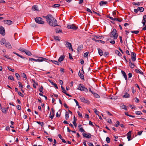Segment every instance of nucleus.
<instances>
[{"instance_id":"f257e3e1","label":"nucleus","mask_w":146,"mask_h":146,"mask_svg":"<svg viewBox=\"0 0 146 146\" xmlns=\"http://www.w3.org/2000/svg\"><path fill=\"white\" fill-rule=\"evenodd\" d=\"M43 17L46 19L47 22L50 26L52 27L59 26L57 25V21L52 15L48 14L47 16H43Z\"/></svg>"},{"instance_id":"f03ea898","label":"nucleus","mask_w":146,"mask_h":146,"mask_svg":"<svg viewBox=\"0 0 146 146\" xmlns=\"http://www.w3.org/2000/svg\"><path fill=\"white\" fill-rule=\"evenodd\" d=\"M110 34V37H113L114 39H116L118 36V34L117 33L116 30L114 29Z\"/></svg>"},{"instance_id":"7ed1b4c3","label":"nucleus","mask_w":146,"mask_h":146,"mask_svg":"<svg viewBox=\"0 0 146 146\" xmlns=\"http://www.w3.org/2000/svg\"><path fill=\"white\" fill-rule=\"evenodd\" d=\"M78 89L81 91H84L86 92H87L88 91V90L87 88L82 84H79L78 86Z\"/></svg>"},{"instance_id":"20e7f679","label":"nucleus","mask_w":146,"mask_h":146,"mask_svg":"<svg viewBox=\"0 0 146 146\" xmlns=\"http://www.w3.org/2000/svg\"><path fill=\"white\" fill-rule=\"evenodd\" d=\"M36 22L39 24H43L44 22L42 20V19L41 17H37L35 19Z\"/></svg>"},{"instance_id":"39448f33","label":"nucleus","mask_w":146,"mask_h":146,"mask_svg":"<svg viewBox=\"0 0 146 146\" xmlns=\"http://www.w3.org/2000/svg\"><path fill=\"white\" fill-rule=\"evenodd\" d=\"M146 15H144L143 17V19L142 22V23L143 24V26H145V27L142 28V30L144 31L146 30V25H145L146 23Z\"/></svg>"},{"instance_id":"423d86ee","label":"nucleus","mask_w":146,"mask_h":146,"mask_svg":"<svg viewBox=\"0 0 146 146\" xmlns=\"http://www.w3.org/2000/svg\"><path fill=\"white\" fill-rule=\"evenodd\" d=\"M37 58H39L38 59H35V61L39 62L43 61L48 62V60L46 58L40 57H37Z\"/></svg>"},{"instance_id":"0eeeda50","label":"nucleus","mask_w":146,"mask_h":146,"mask_svg":"<svg viewBox=\"0 0 146 146\" xmlns=\"http://www.w3.org/2000/svg\"><path fill=\"white\" fill-rule=\"evenodd\" d=\"M131 58L132 60V62H135L136 59V55L135 53L131 52Z\"/></svg>"},{"instance_id":"6e6552de","label":"nucleus","mask_w":146,"mask_h":146,"mask_svg":"<svg viewBox=\"0 0 146 146\" xmlns=\"http://www.w3.org/2000/svg\"><path fill=\"white\" fill-rule=\"evenodd\" d=\"M67 27L68 29H73L74 30L77 29L78 28V27L74 26V24L71 25H67Z\"/></svg>"},{"instance_id":"1a4fd4ad","label":"nucleus","mask_w":146,"mask_h":146,"mask_svg":"<svg viewBox=\"0 0 146 146\" xmlns=\"http://www.w3.org/2000/svg\"><path fill=\"white\" fill-rule=\"evenodd\" d=\"M82 135L84 137L90 139L91 137V135L89 133H83Z\"/></svg>"},{"instance_id":"9d476101","label":"nucleus","mask_w":146,"mask_h":146,"mask_svg":"<svg viewBox=\"0 0 146 146\" xmlns=\"http://www.w3.org/2000/svg\"><path fill=\"white\" fill-rule=\"evenodd\" d=\"M0 34L2 35H4L5 34V29L1 26H0Z\"/></svg>"},{"instance_id":"9b49d317","label":"nucleus","mask_w":146,"mask_h":146,"mask_svg":"<svg viewBox=\"0 0 146 146\" xmlns=\"http://www.w3.org/2000/svg\"><path fill=\"white\" fill-rule=\"evenodd\" d=\"M51 110L52 111V113L50 112V117H49L51 118V119H52L54 116V110L53 108H51Z\"/></svg>"},{"instance_id":"f8f14e48","label":"nucleus","mask_w":146,"mask_h":146,"mask_svg":"<svg viewBox=\"0 0 146 146\" xmlns=\"http://www.w3.org/2000/svg\"><path fill=\"white\" fill-rule=\"evenodd\" d=\"M5 46L9 49H11L12 48L11 44L8 42H7Z\"/></svg>"},{"instance_id":"ddd939ff","label":"nucleus","mask_w":146,"mask_h":146,"mask_svg":"<svg viewBox=\"0 0 146 146\" xmlns=\"http://www.w3.org/2000/svg\"><path fill=\"white\" fill-rule=\"evenodd\" d=\"M130 95L127 93V92H125L123 96V98H128L130 97Z\"/></svg>"},{"instance_id":"4468645a","label":"nucleus","mask_w":146,"mask_h":146,"mask_svg":"<svg viewBox=\"0 0 146 146\" xmlns=\"http://www.w3.org/2000/svg\"><path fill=\"white\" fill-rule=\"evenodd\" d=\"M65 58V56L64 55H62L58 59V61L59 62H61Z\"/></svg>"},{"instance_id":"2eb2a0df","label":"nucleus","mask_w":146,"mask_h":146,"mask_svg":"<svg viewBox=\"0 0 146 146\" xmlns=\"http://www.w3.org/2000/svg\"><path fill=\"white\" fill-rule=\"evenodd\" d=\"M65 44L66 45V46L69 49H70V48H71L72 46L70 42H66Z\"/></svg>"},{"instance_id":"dca6fc26","label":"nucleus","mask_w":146,"mask_h":146,"mask_svg":"<svg viewBox=\"0 0 146 146\" xmlns=\"http://www.w3.org/2000/svg\"><path fill=\"white\" fill-rule=\"evenodd\" d=\"M1 44V45H5L6 44L7 42H6L5 39L4 38H2L0 41Z\"/></svg>"},{"instance_id":"f3484780","label":"nucleus","mask_w":146,"mask_h":146,"mask_svg":"<svg viewBox=\"0 0 146 146\" xmlns=\"http://www.w3.org/2000/svg\"><path fill=\"white\" fill-rule=\"evenodd\" d=\"M4 23L8 25H10L12 24V21L9 20H7L4 21Z\"/></svg>"},{"instance_id":"a211bd4d","label":"nucleus","mask_w":146,"mask_h":146,"mask_svg":"<svg viewBox=\"0 0 146 146\" xmlns=\"http://www.w3.org/2000/svg\"><path fill=\"white\" fill-rule=\"evenodd\" d=\"M121 73L123 76L125 80H127V76L125 72L123 70L121 71Z\"/></svg>"},{"instance_id":"6ab92c4d","label":"nucleus","mask_w":146,"mask_h":146,"mask_svg":"<svg viewBox=\"0 0 146 146\" xmlns=\"http://www.w3.org/2000/svg\"><path fill=\"white\" fill-rule=\"evenodd\" d=\"M107 3V2L106 1H101L100 2L99 4L100 6H102L103 5H106Z\"/></svg>"},{"instance_id":"aec40b11","label":"nucleus","mask_w":146,"mask_h":146,"mask_svg":"<svg viewBox=\"0 0 146 146\" xmlns=\"http://www.w3.org/2000/svg\"><path fill=\"white\" fill-rule=\"evenodd\" d=\"M78 75L83 80H84V77L83 74L81 73L80 72V71H79L78 72Z\"/></svg>"},{"instance_id":"412c9836","label":"nucleus","mask_w":146,"mask_h":146,"mask_svg":"<svg viewBox=\"0 0 146 146\" xmlns=\"http://www.w3.org/2000/svg\"><path fill=\"white\" fill-rule=\"evenodd\" d=\"M99 54L101 56H102L103 54V52L102 50L100 48H98V49Z\"/></svg>"},{"instance_id":"4be33fe9","label":"nucleus","mask_w":146,"mask_h":146,"mask_svg":"<svg viewBox=\"0 0 146 146\" xmlns=\"http://www.w3.org/2000/svg\"><path fill=\"white\" fill-rule=\"evenodd\" d=\"M83 48V45H81L79 46H78V47L77 48V50L78 52L79 53L80 52V51L82 50Z\"/></svg>"},{"instance_id":"5701e85b","label":"nucleus","mask_w":146,"mask_h":146,"mask_svg":"<svg viewBox=\"0 0 146 146\" xmlns=\"http://www.w3.org/2000/svg\"><path fill=\"white\" fill-rule=\"evenodd\" d=\"M25 54L28 56H30L32 55L31 52L28 50H26V51H25Z\"/></svg>"},{"instance_id":"b1692460","label":"nucleus","mask_w":146,"mask_h":146,"mask_svg":"<svg viewBox=\"0 0 146 146\" xmlns=\"http://www.w3.org/2000/svg\"><path fill=\"white\" fill-rule=\"evenodd\" d=\"M115 52L116 54H117L119 56H121V54L118 50H115Z\"/></svg>"},{"instance_id":"393cba45","label":"nucleus","mask_w":146,"mask_h":146,"mask_svg":"<svg viewBox=\"0 0 146 146\" xmlns=\"http://www.w3.org/2000/svg\"><path fill=\"white\" fill-rule=\"evenodd\" d=\"M129 65L130 67L132 69L133 68H134V67L135 66V65L132 62L129 64Z\"/></svg>"},{"instance_id":"a878e982","label":"nucleus","mask_w":146,"mask_h":146,"mask_svg":"<svg viewBox=\"0 0 146 146\" xmlns=\"http://www.w3.org/2000/svg\"><path fill=\"white\" fill-rule=\"evenodd\" d=\"M94 40L96 42H101V43H102L103 44H104L105 43L104 41H102V40H101L94 39Z\"/></svg>"},{"instance_id":"bb28decb","label":"nucleus","mask_w":146,"mask_h":146,"mask_svg":"<svg viewBox=\"0 0 146 146\" xmlns=\"http://www.w3.org/2000/svg\"><path fill=\"white\" fill-rule=\"evenodd\" d=\"M135 72L137 73H139L143 75V72L140 70H139L138 69H135Z\"/></svg>"},{"instance_id":"cd10ccee","label":"nucleus","mask_w":146,"mask_h":146,"mask_svg":"<svg viewBox=\"0 0 146 146\" xmlns=\"http://www.w3.org/2000/svg\"><path fill=\"white\" fill-rule=\"evenodd\" d=\"M43 88L42 86H41L40 88H39V91L43 93L44 92L43 91Z\"/></svg>"},{"instance_id":"c85d7f7f","label":"nucleus","mask_w":146,"mask_h":146,"mask_svg":"<svg viewBox=\"0 0 146 146\" xmlns=\"http://www.w3.org/2000/svg\"><path fill=\"white\" fill-rule=\"evenodd\" d=\"M69 118V113H68L66 111L65 114V119L66 120H68Z\"/></svg>"},{"instance_id":"c756f323","label":"nucleus","mask_w":146,"mask_h":146,"mask_svg":"<svg viewBox=\"0 0 146 146\" xmlns=\"http://www.w3.org/2000/svg\"><path fill=\"white\" fill-rule=\"evenodd\" d=\"M94 94V96L96 98H100V96L98 95V94H96V93H94V92H93V93L92 94Z\"/></svg>"},{"instance_id":"7c9ffc66","label":"nucleus","mask_w":146,"mask_h":146,"mask_svg":"<svg viewBox=\"0 0 146 146\" xmlns=\"http://www.w3.org/2000/svg\"><path fill=\"white\" fill-rule=\"evenodd\" d=\"M121 108L122 109L125 110H127V108L126 107V106L125 105H124L121 104V106H120Z\"/></svg>"},{"instance_id":"2f4dec72","label":"nucleus","mask_w":146,"mask_h":146,"mask_svg":"<svg viewBox=\"0 0 146 146\" xmlns=\"http://www.w3.org/2000/svg\"><path fill=\"white\" fill-rule=\"evenodd\" d=\"M51 61H52L53 63L54 64H57L58 65H59V64L58 63V62L57 61L55 60H50Z\"/></svg>"},{"instance_id":"473e14b6","label":"nucleus","mask_w":146,"mask_h":146,"mask_svg":"<svg viewBox=\"0 0 146 146\" xmlns=\"http://www.w3.org/2000/svg\"><path fill=\"white\" fill-rule=\"evenodd\" d=\"M8 78L9 80H13V81L14 80V79L13 77L12 76H9L8 77Z\"/></svg>"},{"instance_id":"72a5a7b5","label":"nucleus","mask_w":146,"mask_h":146,"mask_svg":"<svg viewBox=\"0 0 146 146\" xmlns=\"http://www.w3.org/2000/svg\"><path fill=\"white\" fill-rule=\"evenodd\" d=\"M19 50L21 51H22V52H25V51H26V49H24L23 48H21V47L20 48H19Z\"/></svg>"},{"instance_id":"f704fd0d","label":"nucleus","mask_w":146,"mask_h":146,"mask_svg":"<svg viewBox=\"0 0 146 146\" xmlns=\"http://www.w3.org/2000/svg\"><path fill=\"white\" fill-rule=\"evenodd\" d=\"M56 33H62L61 30H59L58 29H56Z\"/></svg>"},{"instance_id":"c9c22d12","label":"nucleus","mask_w":146,"mask_h":146,"mask_svg":"<svg viewBox=\"0 0 146 146\" xmlns=\"http://www.w3.org/2000/svg\"><path fill=\"white\" fill-rule=\"evenodd\" d=\"M18 83L19 85V87H21V89H22L23 87V85L21 84V82H18Z\"/></svg>"},{"instance_id":"e433bc0d","label":"nucleus","mask_w":146,"mask_h":146,"mask_svg":"<svg viewBox=\"0 0 146 146\" xmlns=\"http://www.w3.org/2000/svg\"><path fill=\"white\" fill-rule=\"evenodd\" d=\"M15 75L17 79L18 80H19V79L20 78V77L19 74L18 73H16Z\"/></svg>"},{"instance_id":"4c0bfd02","label":"nucleus","mask_w":146,"mask_h":146,"mask_svg":"<svg viewBox=\"0 0 146 146\" xmlns=\"http://www.w3.org/2000/svg\"><path fill=\"white\" fill-rule=\"evenodd\" d=\"M79 131L82 132H84H84H86L85 131L82 127L79 128Z\"/></svg>"},{"instance_id":"58836bf2","label":"nucleus","mask_w":146,"mask_h":146,"mask_svg":"<svg viewBox=\"0 0 146 146\" xmlns=\"http://www.w3.org/2000/svg\"><path fill=\"white\" fill-rule=\"evenodd\" d=\"M7 110L5 108H4L3 109H2V112L4 113H7Z\"/></svg>"},{"instance_id":"ea45409f","label":"nucleus","mask_w":146,"mask_h":146,"mask_svg":"<svg viewBox=\"0 0 146 146\" xmlns=\"http://www.w3.org/2000/svg\"><path fill=\"white\" fill-rule=\"evenodd\" d=\"M122 20V19H119L118 18H114V21H116L119 22H121Z\"/></svg>"},{"instance_id":"a19ab883","label":"nucleus","mask_w":146,"mask_h":146,"mask_svg":"<svg viewBox=\"0 0 146 146\" xmlns=\"http://www.w3.org/2000/svg\"><path fill=\"white\" fill-rule=\"evenodd\" d=\"M94 112L96 115H98L99 114V112L96 109L94 108Z\"/></svg>"},{"instance_id":"79ce46f5","label":"nucleus","mask_w":146,"mask_h":146,"mask_svg":"<svg viewBox=\"0 0 146 146\" xmlns=\"http://www.w3.org/2000/svg\"><path fill=\"white\" fill-rule=\"evenodd\" d=\"M80 98L82 102H83L85 100V98L83 97L80 96Z\"/></svg>"},{"instance_id":"37998d69","label":"nucleus","mask_w":146,"mask_h":146,"mask_svg":"<svg viewBox=\"0 0 146 146\" xmlns=\"http://www.w3.org/2000/svg\"><path fill=\"white\" fill-rule=\"evenodd\" d=\"M132 89V92L133 94H134L136 92V90L133 87H132L131 88Z\"/></svg>"},{"instance_id":"c03bdc74","label":"nucleus","mask_w":146,"mask_h":146,"mask_svg":"<svg viewBox=\"0 0 146 146\" xmlns=\"http://www.w3.org/2000/svg\"><path fill=\"white\" fill-rule=\"evenodd\" d=\"M33 8L34 9L35 11H38V7L36 5H34L33 7Z\"/></svg>"},{"instance_id":"a18cd8bd","label":"nucleus","mask_w":146,"mask_h":146,"mask_svg":"<svg viewBox=\"0 0 146 146\" xmlns=\"http://www.w3.org/2000/svg\"><path fill=\"white\" fill-rule=\"evenodd\" d=\"M89 52H86L84 54V57H88V54H89Z\"/></svg>"},{"instance_id":"49530a36","label":"nucleus","mask_w":146,"mask_h":146,"mask_svg":"<svg viewBox=\"0 0 146 146\" xmlns=\"http://www.w3.org/2000/svg\"><path fill=\"white\" fill-rule=\"evenodd\" d=\"M60 5L59 4H55L52 7L54 8H56L60 6Z\"/></svg>"},{"instance_id":"de8ad7c7","label":"nucleus","mask_w":146,"mask_h":146,"mask_svg":"<svg viewBox=\"0 0 146 146\" xmlns=\"http://www.w3.org/2000/svg\"><path fill=\"white\" fill-rule=\"evenodd\" d=\"M106 141H107V143H109L110 141V139L109 138V137H107L106 139Z\"/></svg>"},{"instance_id":"09e8293b","label":"nucleus","mask_w":146,"mask_h":146,"mask_svg":"<svg viewBox=\"0 0 146 146\" xmlns=\"http://www.w3.org/2000/svg\"><path fill=\"white\" fill-rule=\"evenodd\" d=\"M61 88H62V90L63 91L62 92L63 93L65 94V93H66V92L65 89L62 86H61Z\"/></svg>"},{"instance_id":"8fccbe9b","label":"nucleus","mask_w":146,"mask_h":146,"mask_svg":"<svg viewBox=\"0 0 146 146\" xmlns=\"http://www.w3.org/2000/svg\"><path fill=\"white\" fill-rule=\"evenodd\" d=\"M116 122L117 123L115 124V126L116 127H117L118 126H119V125L120 123H119V121H116Z\"/></svg>"},{"instance_id":"3c124183","label":"nucleus","mask_w":146,"mask_h":146,"mask_svg":"<svg viewBox=\"0 0 146 146\" xmlns=\"http://www.w3.org/2000/svg\"><path fill=\"white\" fill-rule=\"evenodd\" d=\"M144 10V8H143L142 7H140V8H139V11L141 12H143Z\"/></svg>"},{"instance_id":"603ef678","label":"nucleus","mask_w":146,"mask_h":146,"mask_svg":"<svg viewBox=\"0 0 146 146\" xmlns=\"http://www.w3.org/2000/svg\"><path fill=\"white\" fill-rule=\"evenodd\" d=\"M131 32L133 33H134L135 34H137L139 33V31H131Z\"/></svg>"},{"instance_id":"864d4df0","label":"nucleus","mask_w":146,"mask_h":146,"mask_svg":"<svg viewBox=\"0 0 146 146\" xmlns=\"http://www.w3.org/2000/svg\"><path fill=\"white\" fill-rule=\"evenodd\" d=\"M77 113L78 114V115L79 116V117H80L82 118L83 117L81 113H80V112L79 111H78L77 112Z\"/></svg>"},{"instance_id":"5fc2aeb1","label":"nucleus","mask_w":146,"mask_h":146,"mask_svg":"<svg viewBox=\"0 0 146 146\" xmlns=\"http://www.w3.org/2000/svg\"><path fill=\"white\" fill-rule=\"evenodd\" d=\"M73 123L74 125V126L75 128H76L77 126V123H76V121H73L72 122Z\"/></svg>"},{"instance_id":"6e6d98bb","label":"nucleus","mask_w":146,"mask_h":146,"mask_svg":"<svg viewBox=\"0 0 146 146\" xmlns=\"http://www.w3.org/2000/svg\"><path fill=\"white\" fill-rule=\"evenodd\" d=\"M22 76L26 80L27 78V76L26 74L24 73H23L22 74Z\"/></svg>"},{"instance_id":"4d7b16f0","label":"nucleus","mask_w":146,"mask_h":146,"mask_svg":"<svg viewBox=\"0 0 146 146\" xmlns=\"http://www.w3.org/2000/svg\"><path fill=\"white\" fill-rule=\"evenodd\" d=\"M109 54V53L108 52H105L104 54H103L104 56L105 57H106L107 55H108Z\"/></svg>"},{"instance_id":"13d9d810","label":"nucleus","mask_w":146,"mask_h":146,"mask_svg":"<svg viewBox=\"0 0 146 146\" xmlns=\"http://www.w3.org/2000/svg\"><path fill=\"white\" fill-rule=\"evenodd\" d=\"M128 78H131L132 76V74L131 73H129L128 74Z\"/></svg>"},{"instance_id":"bf43d9fd","label":"nucleus","mask_w":146,"mask_h":146,"mask_svg":"<svg viewBox=\"0 0 146 146\" xmlns=\"http://www.w3.org/2000/svg\"><path fill=\"white\" fill-rule=\"evenodd\" d=\"M135 113L137 115H139L141 114L142 113H141V111H137Z\"/></svg>"},{"instance_id":"052dcab7","label":"nucleus","mask_w":146,"mask_h":146,"mask_svg":"<svg viewBox=\"0 0 146 146\" xmlns=\"http://www.w3.org/2000/svg\"><path fill=\"white\" fill-rule=\"evenodd\" d=\"M109 123H112L111 120L110 119H108L106 120Z\"/></svg>"},{"instance_id":"680f3d73","label":"nucleus","mask_w":146,"mask_h":146,"mask_svg":"<svg viewBox=\"0 0 146 146\" xmlns=\"http://www.w3.org/2000/svg\"><path fill=\"white\" fill-rule=\"evenodd\" d=\"M134 99L135 100V102H139V100L137 98L135 97V98Z\"/></svg>"},{"instance_id":"e2e57ef3","label":"nucleus","mask_w":146,"mask_h":146,"mask_svg":"<svg viewBox=\"0 0 146 146\" xmlns=\"http://www.w3.org/2000/svg\"><path fill=\"white\" fill-rule=\"evenodd\" d=\"M131 131H129L127 134V136H131Z\"/></svg>"},{"instance_id":"0e129e2a","label":"nucleus","mask_w":146,"mask_h":146,"mask_svg":"<svg viewBox=\"0 0 146 146\" xmlns=\"http://www.w3.org/2000/svg\"><path fill=\"white\" fill-rule=\"evenodd\" d=\"M17 108L18 110H20L21 109V107L19 105H17Z\"/></svg>"},{"instance_id":"69168bd1","label":"nucleus","mask_w":146,"mask_h":146,"mask_svg":"<svg viewBox=\"0 0 146 146\" xmlns=\"http://www.w3.org/2000/svg\"><path fill=\"white\" fill-rule=\"evenodd\" d=\"M83 102L86 103H87L88 104L90 103L89 101L88 100H86L85 99V100L84 101V102Z\"/></svg>"},{"instance_id":"338daca9","label":"nucleus","mask_w":146,"mask_h":146,"mask_svg":"<svg viewBox=\"0 0 146 146\" xmlns=\"http://www.w3.org/2000/svg\"><path fill=\"white\" fill-rule=\"evenodd\" d=\"M7 68L8 69V70H10V71H11L12 72H13L14 71V70L13 69H11V68H10V67H7Z\"/></svg>"},{"instance_id":"774afa93","label":"nucleus","mask_w":146,"mask_h":146,"mask_svg":"<svg viewBox=\"0 0 146 146\" xmlns=\"http://www.w3.org/2000/svg\"><path fill=\"white\" fill-rule=\"evenodd\" d=\"M86 11L88 12H90L92 14V12L91 11V10L89 9L88 8H87Z\"/></svg>"}]
</instances>
